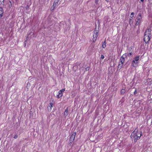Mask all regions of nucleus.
I'll return each mask as SVG.
<instances>
[{
	"mask_svg": "<svg viewBox=\"0 0 152 152\" xmlns=\"http://www.w3.org/2000/svg\"><path fill=\"white\" fill-rule=\"evenodd\" d=\"M9 7L10 8H11V7H12V3L11 2V1H9Z\"/></svg>",
	"mask_w": 152,
	"mask_h": 152,
	"instance_id": "obj_17",
	"label": "nucleus"
},
{
	"mask_svg": "<svg viewBox=\"0 0 152 152\" xmlns=\"http://www.w3.org/2000/svg\"><path fill=\"white\" fill-rule=\"evenodd\" d=\"M4 0H0V5H4Z\"/></svg>",
	"mask_w": 152,
	"mask_h": 152,
	"instance_id": "obj_15",
	"label": "nucleus"
},
{
	"mask_svg": "<svg viewBox=\"0 0 152 152\" xmlns=\"http://www.w3.org/2000/svg\"><path fill=\"white\" fill-rule=\"evenodd\" d=\"M134 14V13L133 12H132L131 13V16L132 15V16H133Z\"/></svg>",
	"mask_w": 152,
	"mask_h": 152,
	"instance_id": "obj_25",
	"label": "nucleus"
},
{
	"mask_svg": "<svg viewBox=\"0 0 152 152\" xmlns=\"http://www.w3.org/2000/svg\"><path fill=\"white\" fill-rule=\"evenodd\" d=\"M99 1V0H95V3L96 4H97Z\"/></svg>",
	"mask_w": 152,
	"mask_h": 152,
	"instance_id": "obj_24",
	"label": "nucleus"
},
{
	"mask_svg": "<svg viewBox=\"0 0 152 152\" xmlns=\"http://www.w3.org/2000/svg\"><path fill=\"white\" fill-rule=\"evenodd\" d=\"M137 93V89H135L134 91V94H136Z\"/></svg>",
	"mask_w": 152,
	"mask_h": 152,
	"instance_id": "obj_20",
	"label": "nucleus"
},
{
	"mask_svg": "<svg viewBox=\"0 0 152 152\" xmlns=\"http://www.w3.org/2000/svg\"><path fill=\"white\" fill-rule=\"evenodd\" d=\"M56 6H53H53L51 7V9L52 10H53L56 8Z\"/></svg>",
	"mask_w": 152,
	"mask_h": 152,
	"instance_id": "obj_18",
	"label": "nucleus"
},
{
	"mask_svg": "<svg viewBox=\"0 0 152 152\" xmlns=\"http://www.w3.org/2000/svg\"><path fill=\"white\" fill-rule=\"evenodd\" d=\"M76 134L75 132L73 133L71 135L69 140V144L71 145L72 143L74 141Z\"/></svg>",
	"mask_w": 152,
	"mask_h": 152,
	"instance_id": "obj_6",
	"label": "nucleus"
},
{
	"mask_svg": "<svg viewBox=\"0 0 152 152\" xmlns=\"http://www.w3.org/2000/svg\"><path fill=\"white\" fill-rule=\"evenodd\" d=\"M123 55V56L126 58L127 56H130L132 55V53H126L124 54Z\"/></svg>",
	"mask_w": 152,
	"mask_h": 152,
	"instance_id": "obj_9",
	"label": "nucleus"
},
{
	"mask_svg": "<svg viewBox=\"0 0 152 152\" xmlns=\"http://www.w3.org/2000/svg\"><path fill=\"white\" fill-rule=\"evenodd\" d=\"M17 137H18V135L17 134L15 135L14 137V138L15 139H16Z\"/></svg>",
	"mask_w": 152,
	"mask_h": 152,
	"instance_id": "obj_21",
	"label": "nucleus"
},
{
	"mask_svg": "<svg viewBox=\"0 0 152 152\" xmlns=\"http://www.w3.org/2000/svg\"><path fill=\"white\" fill-rule=\"evenodd\" d=\"M125 58L122 55L121 57L120 61L119 63L118 66V68L120 69L123 66L124 63L125 61Z\"/></svg>",
	"mask_w": 152,
	"mask_h": 152,
	"instance_id": "obj_4",
	"label": "nucleus"
},
{
	"mask_svg": "<svg viewBox=\"0 0 152 152\" xmlns=\"http://www.w3.org/2000/svg\"><path fill=\"white\" fill-rule=\"evenodd\" d=\"M138 129L136 128L134 131L132 132L130 136L132 139H134L135 141L140 139L142 135L141 132L138 131Z\"/></svg>",
	"mask_w": 152,
	"mask_h": 152,
	"instance_id": "obj_1",
	"label": "nucleus"
},
{
	"mask_svg": "<svg viewBox=\"0 0 152 152\" xmlns=\"http://www.w3.org/2000/svg\"><path fill=\"white\" fill-rule=\"evenodd\" d=\"M104 57L103 55H101V59H104Z\"/></svg>",
	"mask_w": 152,
	"mask_h": 152,
	"instance_id": "obj_19",
	"label": "nucleus"
},
{
	"mask_svg": "<svg viewBox=\"0 0 152 152\" xmlns=\"http://www.w3.org/2000/svg\"><path fill=\"white\" fill-rule=\"evenodd\" d=\"M3 15V9L2 7H0V15L1 17H2Z\"/></svg>",
	"mask_w": 152,
	"mask_h": 152,
	"instance_id": "obj_12",
	"label": "nucleus"
},
{
	"mask_svg": "<svg viewBox=\"0 0 152 152\" xmlns=\"http://www.w3.org/2000/svg\"><path fill=\"white\" fill-rule=\"evenodd\" d=\"M106 47V41L105 40L104 41V42H102V47L104 48Z\"/></svg>",
	"mask_w": 152,
	"mask_h": 152,
	"instance_id": "obj_13",
	"label": "nucleus"
},
{
	"mask_svg": "<svg viewBox=\"0 0 152 152\" xmlns=\"http://www.w3.org/2000/svg\"><path fill=\"white\" fill-rule=\"evenodd\" d=\"M86 70H89V67H87L86 68Z\"/></svg>",
	"mask_w": 152,
	"mask_h": 152,
	"instance_id": "obj_26",
	"label": "nucleus"
},
{
	"mask_svg": "<svg viewBox=\"0 0 152 152\" xmlns=\"http://www.w3.org/2000/svg\"><path fill=\"white\" fill-rule=\"evenodd\" d=\"M151 82H150V83H149V84H145V85H151Z\"/></svg>",
	"mask_w": 152,
	"mask_h": 152,
	"instance_id": "obj_27",
	"label": "nucleus"
},
{
	"mask_svg": "<svg viewBox=\"0 0 152 152\" xmlns=\"http://www.w3.org/2000/svg\"><path fill=\"white\" fill-rule=\"evenodd\" d=\"M53 101L52 102H50V105L48 107V111H50L51 110L52 108L53 107Z\"/></svg>",
	"mask_w": 152,
	"mask_h": 152,
	"instance_id": "obj_8",
	"label": "nucleus"
},
{
	"mask_svg": "<svg viewBox=\"0 0 152 152\" xmlns=\"http://www.w3.org/2000/svg\"><path fill=\"white\" fill-rule=\"evenodd\" d=\"M144 1V0H140V1L142 2H143Z\"/></svg>",
	"mask_w": 152,
	"mask_h": 152,
	"instance_id": "obj_28",
	"label": "nucleus"
},
{
	"mask_svg": "<svg viewBox=\"0 0 152 152\" xmlns=\"http://www.w3.org/2000/svg\"><path fill=\"white\" fill-rule=\"evenodd\" d=\"M98 36V31L96 30H94L93 36V41L94 42H95L96 41V38Z\"/></svg>",
	"mask_w": 152,
	"mask_h": 152,
	"instance_id": "obj_7",
	"label": "nucleus"
},
{
	"mask_svg": "<svg viewBox=\"0 0 152 152\" xmlns=\"http://www.w3.org/2000/svg\"><path fill=\"white\" fill-rule=\"evenodd\" d=\"M133 16H130L129 18V20H132L133 19Z\"/></svg>",
	"mask_w": 152,
	"mask_h": 152,
	"instance_id": "obj_22",
	"label": "nucleus"
},
{
	"mask_svg": "<svg viewBox=\"0 0 152 152\" xmlns=\"http://www.w3.org/2000/svg\"><path fill=\"white\" fill-rule=\"evenodd\" d=\"M140 59V56H137L134 58V60L132 61V64L134 67L136 66L137 63H138V61Z\"/></svg>",
	"mask_w": 152,
	"mask_h": 152,
	"instance_id": "obj_5",
	"label": "nucleus"
},
{
	"mask_svg": "<svg viewBox=\"0 0 152 152\" xmlns=\"http://www.w3.org/2000/svg\"><path fill=\"white\" fill-rule=\"evenodd\" d=\"M151 35V29L149 28L146 29L144 35V41L145 43H147L149 42Z\"/></svg>",
	"mask_w": 152,
	"mask_h": 152,
	"instance_id": "obj_2",
	"label": "nucleus"
},
{
	"mask_svg": "<svg viewBox=\"0 0 152 152\" xmlns=\"http://www.w3.org/2000/svg\"><path fill=\"white\" fill-rule=\"evenodd\" d=\"M125 92V90L124 89H122L121 91V94H124Z\"/></svg>",
	"mask_w": 152,
	"mask_h": 152,
	"instance_id": "obj_16",
	"label": "nucleus"
},
{
	"mask_svg": "<svg viewBox=\"0 0 152 152\" xmlns=\"http://www.w3.org/2000/svg\"><path fill=\"white\" fill-rule=\"evenodd\" d=\"M68 114V108H67L65 111L64 113V116L66 117L67 115Z\"/></svg>",
	"mask_w": 152,
	"mask_h": 152,
	"instance_id": "obj_11",
	"label": "nucleus"
},
{
	"mask_svg": "<svg viewBox=\"0 0 152 152\" xmlns=\"http://www.w3.org/2000/svg\"><path fill=\"white\" fill-rule=\"evenodd\" d=\"M106 1H107V2H108L109 1V0H105Z\"/></svg>",
	"mask_w": 152,
	"mask_h": 152,
	"instance_id": "obj_30",
	"label": "nucleus"
},
{
	"mask_svg": "<svg viewBox=\"0 0 152 152\" xmlns=\"http://www.w3.org/2000/svg\"><path fill=\"white\" fill-rule=\"evenodd\" d=\"M60 91H61V92L62 93V92H64L65 91V89H63L60 90Z\"/></svg>",
	"mask_w": 152,
	"mask_h": 152,
	"instance_id": "obj_23",
	"label": "nucleus"
},
{
	"mask_svg": "<svg viewBox=\"0 0 152 152\" xmlns=\"http://www.w3.org/2000/svg\"><path fill=\"white\" fill-rule=\"evenodd\" d=\"M58 2L59 1H55V0L53 5V6H55L56 7V6L58 4Z\"/></svg>",
	"mask_w": 152,
	"mask_h": 152,
	"instance_id": "obj_14",
	"label": "nucleus"
},
{
	"mask_svg": "<svg viewBox=\"0 0 152 152\" xmlns=\"http://www.w3.org/2000/svg\"><path fill=\"white\" fill-rule=\"evenodd\" d=\"M2 17H1V15H0V18Z\"/></svg>",
	"mask_w": 152,
	"mask_h": 152,
	"instance_id": "obj_31",
	"label": "nucleus"
},
{
	"mask_svg": "<svg viewBox=\"0 0 152 152\" xmlns=\"http://www.w3.org/2000/svg\"><path fill=\"white\" fill-rule=\"evenodd\" d=\"M59 1L60 0H55V1Z\"/></svg>",
	"mask_w": 152,
	"mask_h": 152,
	"instance_id": "obj_29",
	"label": "nucleus"
},
{
	"mask_svg": "<svg viewBox=\"0 0 152 152\" xmlns=\"http://www.w3.org/2000/svg\"><path fill=\"white\" fill-rule=\"evenodd\" d=\"M27 7H28V6H27Z\"/></svg>",
	"mask_w": 152,
	"mask_h": 152,
	"instance_id": "obj_32",
	"label": "nucleus"
},
{
	"mask_svg": "<svg viewBox=\"0 0 152 152\" xmlns=\"http://www.w3.org/2000/svg\"><path fill=\"white\" fill-rule=\"evenodd\" d=\"M136 25L137 26L141 24L142 22V17L141 13H139L136 19Z\"/></svg>",
	"mask_w": 152,
	"mask_h": 152,
	"instance_id": "obj_3",
	"label": "nucleus"
},
{
	"mask_svg": "<svg viewBox=\"0 0 152 152\" xmlns=\"http://www.w3.org/2000/svg\"><path fill=\"white\" fill-rule=\"evenodd\" d=\"M63 95V94L62 92H61V91H58V94L57 95V97L58 98H59L61 97Z\"/></svg>",
	"mask_w": 152,
	"mask_h": 152,
	"instance_id": "obj_10",
	"label": "nucleus"
}]
</instances>
